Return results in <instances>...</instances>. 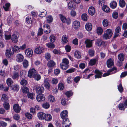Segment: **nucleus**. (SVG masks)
I'll return each mask as SVG.
<instances>
[{
    "label": "nucleus",
    "mask_w": 127,
    "mask_h": 127,
    "mask_svg": "<svg viewBox=\"0 0 127 127\" xmlns=\"http://www.w3.org/2000/svg\"><path fill=\"white\" fill-rule=\"evenodd\" d=\"M112 30L109 29H108L104 32V33L103 35V38L104 39H108L112 36Z\"/></svg>",
    "instance_id": "f257e3e1"
},
{
    "label": "nucleus",
    "mask_w": 127,
    "mask_h": 127,
    "mask_svg": "<svg viewBox=\"0 0 127 127\" xmlns=\"http://www.w3.org/2000/svg\"><path fill=\"white\" fill-rule=\"evenodd\" d=\"M69 61L68 60L65 58L63 59L62 62L60 64L61 68L64 70H66L69 67Z\"/></svg>",
    "instance_id": "f03ea898"
},
{
    "label": "nucleus",
    "mask_w": 127,
    "mask_h": 127,
    "mask_svg": "<svg viewBox=\"0 0 127 127\" xmlns=\"http://www.w3.org/2000/svg\"><path fill=\"white\" fill-rule=\"evenodd\" d=\"M36 72L35 69H31L28 72V76L31 78H33L34 76L36 74Z\"/></svg>",
    "instance_id": "7ed1b4c3"
},
{
    "label": "nucleus",
    "mask_w": 127,
    "mask_h": 127,
    "mask_svg": "<svg viewBox=\"0 0 127 127\" xmlns=\"http://www.w3.org/2000/svg\"><path fill=\"white\" fill-rule=\"evenodd\" d=\"M34 89H35L36 92L38 94H41L44 90V88L43 87H39L35 86L34 87Z\"/></svg>",
    "instance_id": "20e7f679"
},
{
    "label": "nucleus",
    "mask_w": 127,
    "mask_h": 127,
    "mask_svg": "<svg viewBox=\"0 0 127 127\" xmlns=\"http://www.w3.org/2000/svg\"><path fill=\"white\" fill-rule=\"evenodd\" d=\"M44 49L41 46H38L34 50L35 53L37 54H40L43 53Z\"/></svg>",
    "instance_id": "39448f33"
},
{
    "label": "nucleus",
    "mask_w": 127,
    "mask_h": 127,
    "mask_svg": "<svg viewBox=\"0 0 127 127\" xmlns=\"http://www.w3.org/2000/svg\"><path fill=\"white\" fill-rule=\"evenodd\" d=\"M25 53L27 57H31L32 56L33 52L31 49L28 48L25 50Z\"/></svg>",
    "instance_id": "423d86ee"
},
{
    "label": "nucleus",
    "mask_w": 127,
    "mask_h": 127,
    "mask_svg": "<svg viewBox=\"0 0 127 127\" xmlns=\"http://www.w3.org/2000/svg\"><path fill=\"white\" fill-rule=\"evenodd\" d=\"M116 69L115 67H113V68L108 70L107 73H104L103 75V77H105L108 76L111 74L115 73H116V71L113 72H112L113 71L116 70Z\"/></svg>",
    "instance_id": "0eeeda50"
},
{
    "label": "nucleus",
    "mask_w": 127,
    "mask_h": 127,
    "mask_svg": "<svg viewBox=\"0 0 127 127\" xmlns=\"http://www.w3.org/2000/svg\"><path fill=\"white\" fill-rule=\"evenodd\" d=\"M50 81L49 79L47 78H44V85L45 88L47 89H49L50 85L49 83Z\"/></svg>",
    "instance_id": "6e6552de"
},
{
    "label": "nucleus",
    "mask_w": 127,
    "mask_h": 127,
    "mask_svg": "<svg viewBox=\"0 0 127 127\" xmlns=\"http://www.w3.org/2000/svg\"><path fill=\"white\" fill-rule=\"evenodd\" d=\"M16 60L18 62L20 63L22 62L24 59V57L21 54H18L16 56Z\"/></svg>",
    "instance_id": "1a4fd4ad"
},
{
    "label": "nucleus",
    "mask_w": 127,
    "mask_h": 127,
    "mask_svg": "<svg viewBox=\"0 0 127 127\" xmlns=\"http://www.w3.org/2000/svg\"><path fill=\"white\" fill-rule=\"evenodd\" d=\"M68 112L67 110L63 111L60 114L61 118L63 120H64L65 119L67 118V117L68 116Z\"/></svg>",
    "instance_id": "9d476101"
},
{
    "label": "nucleus",
    "mask_w": 127,
    "mask_h": 127,
    "mask_svg": "<svg viewBox=\"0 0 127 127\" xmlns=\"http://www.w3.org/2000/svg\"><path fill=\"white\" fill-rule=\"evenodd\" d=\"M69 121L68 118L63 120L62 123L63 127H70L69 126L71 123H69Z\"/></svg>",
    "instance_id": "9b49d317"
},
{
    "label": "nucleus",
    "mask_w": 127,
    "mask_h": 127,
    "mask_svg": "<svg viewBox=\"0 0 127 127\" xmlns=\"http://www.w3.org/2000/svg\"><path fill=\"white\" fill-rule=\"evenodd\" d=\"M45 98L42 94H38L36 97V99L37 101L39 102H41L42 101L45 100Z\"/></svg>",
    "instance_id": "f8f14e48"
},
{
    "label": "nucleus",
    "mask_w": 127,
    "mask_h": 127,
    "mask_svg": "<svg viewBox=\"0 0 127 127\" xmlns=\"http://www.w3.org/2000/svg\"><path fill=\"white\" fill-rule=\"evenodd\" d=\"M80 22L77 21H74L72 24V27L75 30H77L79 28Z\"/></svg>",
    "instance_id": "ddd939ff"
},
{
    "label": "nucleus",
    "mask_w": 127,
    "mask_h": 127,
    "mask_svg": "<svg viewBox=\"0 0 127 127\" xmlns=\"http://www.w3.org/2000/svg\"><path fill=\"white\" fill-rule=\"evenodd\" d=\"M92 40L89 39H86L85 42L86 44V47L89 48L92 47Z\"/></svg>",
    "instance_id": "4468645a"
},
{
    "label": "nucleus",
    "mask_w": 127,
    "mask_h": 127,
    "mask_svg": "<svg viewBox=\"0 0 127 127\" xmlns=\"http://www.w3.org/2000/svg\"><path fill=\"white\" fill-rule=\"evenodd\" d=\"M114 61L112 59L110 58L107 61V64L108 67L110 68L114 65Z\"/></svg>",
    "instance_id": "2eb2a0df"
},
{
    "label": "nucleus",
    "mask_w": 127,
    "mask_h": 127,
    "mask_svg": "<svg viewBox=\"0 0 127 127\" xmlns=\"http://www.w3.org/2000/svg\"><path fill=\"white\" fill-rule=\"evenodd\" d=\"M95 73L96 74L95 75V78H101L102 74V73L100 71L98 70H96L95 71Z\"/></svg>",
    "instance_id": "dca6fc26"
},
{
    "label": "nucleus",
    "mask_w": 127,
    "mask_h": 127,
    "mask_svg": "<svg viewBox=\"0 0 127 127\" xmlns=\"http://www.w3.org/2000/svg\"><path fill=\"white\" fill-rule=\"evenodd\" d=\"M43 27L45 33L47 34L50 32L51 31L49 30L50 27L49 25L45 24L43 26Z\"/></svg>",
    "instance_id": "f3484780"
},
{
    "label": "nucleus",
    "mask_w": 127,
    "mask_h": 127,
    "mask_svg": "<svg viewBox=\"0 0 127 127\" xmlns=\"http://www.w3.org/2000/svg\"><path fill=\"white\" fill-rule=\"evenodd\" d=\"M89 14L92 16L95 13V9L93 6H91L89 7L88 10Z\"/></svg>",
    "instance_id": "a211bd4d"
},
{
    "label": "nucleus",
    "mask_w": 127,
    "mask_h": 127,
    "mask_svg": "<svg viewBox=\"0 0 127 127\" xmlns=\"http://www.w3.org/2000/svg\"><path fill=\"white\" fill-rule=\"evenodd\" d=\"M45 114L43 112H39L37 113V116L39 119L44 120Z\"/></svg>",
    "instance_id": "6ab92c4d"
},
{
    "label": "nucleus",
    "mask_w": 127,
    "mask_h": 127,
    "mask_svg": "<svg viewBox=\"0 0 127 127\" xmlns=\"http://www.w3.org/2000/svg\"><path fill=\"white\" fill-rule=\"evenodd\" d=\"M13 108L14 111L16 113H19L21 110V107L18 104H14L13 106Z\"/></svg>",
    "instance_id": "aec40b11"
},
{
    "label": "nucleus",
    "mask_w": 127,
    "mask_h": 127,
    "mask_svg": "<svg viewBox=\"0 0 127 127\" xmlns=\"http://www.w3.org/2000/svg\"><path fill=\"white\" fill-rule=\"evenodd\" d=\"M52 119L51 115L49 114H45L44 120L47 121H50Z\"/></svg>",
    "instance_id": "412c9836"
},
{
    "label": "nucleus",
    "mask_w": 127,
    "mask_h": 127,
    "mask_svg": "<svg viewBox=\"0 0 127 127\" xmlns=\"http://www.w3.org/2000/svg\"><path fill=\"white\" fill-rule=\"evenodd\" d=\"M13 54V52H12L11 49H7L6 50L5 55L7 58H9L11 55Z\"/></svg>",
    "instance_id": "4be33fe9"
},
{
    "label": "nucleus",
    "mask_w": 127,
    "mask_h": 127,
    "mask_svg": "<svg viewBox=\"0 0 127 127\" xmlns=\"http://www.w3.org/2000/svg\"><path fill=\"white\" fill-rule=\"evenodd\" d=\"M103 42H104L102 41L101 39H98L96 40L95 44L97 46L100 47Z\"/></svg>",
    "instance_id": "5701e85b"
},
{
    "label": "nucleus",
    "mask_w": 127,
    "mask_h": 127,
    "mask_svg": "<svg viewBox=\"0 0 127 127\" xmlns=\"http://www.w3.org/2000/svg\"><path fill=\"white\" fill-rule=\"evenodd\" d=\"M68 37L66 35H64L62 37V41L63 43H66L68 41Z\"/></svg>",
    "instance_id": "b1692460"
},
{
    "label": "nucleus",
    "mask_w": 127,
    "mask_h": 127,
    "mask_svg": "<svg viewBox=\"0 0 127 127\" xmlns=\"http://www.w3.org/2000/svg\"><path fill=\"white\" fill-rule=\"evenodd\" d=\"M92 28V25L91 23H87L85 26V28L86 30L88 31H91Z\"/></svg>",
    "instance_id": "393cba45"
},
{
    "label": "nucleus",
    "mask_w": 127,
    "mask_h": 127,
    "mask_svg": "<svg viewBox=\"0 0 127 127\" xmlns=\"http://www.w3.org/2000/svg\"><path fill=\"white\" fill-rule=\"evenodd\" d=\"M12 50L13 52H16L18 53L20 52L21 51V48L19 46L17 45H15L12 48Z\"/></svg>",
    "instance_id": "a878e982"
},
{
    "label": "nucleus",
    "mask_w": 127,
    "mask_h": 127,
    "mask_svg": "<svg viewBox=\"0 0 127 127\" xmlns=\"http://www.w3.org/2000/svg\"><path fill=\"white\" fill-rule=\"evenodd\" d=\"M120 31L121 29L120 27H118L116 28L115 31L114 37H116L119 35Z\"/></svg>",
    "instance_id": "bb28decb"
},
{
    "label": "nucleus",
    "mask_w": 127,
    "mask_h": 127,
    "mask_svg": "<svg viewBox=\"0 0 127 127\" xmlns=\"http://www.w3.org/2000/svg\"><path fill=\"white\" fill-rule=\"evenodd\" d=\"M18 35V34L17 35L14 34L12 35V40L14 43H16L18 42V40L17 39L18 38V37L17 36Z\"/></svg>",
    "instance_id": "cd10ccee"
},
{
    "label": "nucleus",
    "mask_w": 127,
    "mask_h": 127,
    "mask_svg": "<svg viewBox=\"0 0 127 127\" xmlns=\"http://www.w3.org/2000/svg\"><path fill=\"white\" fill-rule=\"evenodd\" d=\"M110 6L112 9L115 8L117 6V2L114 0L112 1L110 3Z\"/></svg>",
    "instance_id": "c85d7f7f"
},
{
    "label": "nucleus",
    "mask_w": 127,
    "mask_h": 127,
    "mask_svg": "<svg viewBox=\"0 0 127 127\" xmlns=\"http://www.w3.org/2000/svg\"><path fill=\"white\" fill-rule=\"evenodd\" d=\"M97 58L91 59L89 63V64L90 65H93L95 64L96 62L98 61Z\"/></svg>",
    "instance_id": "c756f323"
},
{
    "label": "nucleus",
    "mask_w": 127,
    "mask_h": 127,
    "mask_svg": "<svg viewBox=\"0 0 127 127\" xmlns=\"http://www.w3.org/2000/svg\"><path fill=\"white\" fill-rule=\"evenodd\" d=\"M13 81L10 78H9L6 80V83L8 86L11 87V85L13 84Z\"/></svg>",
    "instance_id": "7c9ffc66"
},
{
    "label": "nucleus",
    "mask_w": 127,
    "mask_h": 127,
    "mask_svg": "<svg viewBox=\"0 0 127 127\" xmlns=\"http://www.w3.org/2000/svg\"><path fill=\"white\" fill-rule=\"evenodd\" d=\"M103 10L106 13L109 12L110 10V9L108 6L106 5H104L102 7Z\"/></svg>",
    "instance_id": "2f4dec72"
},
{
    "label": "nucleus",
    "mask_w": 127,
    "mask_h": 127,
    "mask_svg": "<svg viewBox=\"0 0 127 127\" xmlns=\"http://www.w3.org/2000/svg\"><path fill=\"white\" fill-rule=\"evenodd\" d=\"M10 4L9 3H7L5 4L4 6H3V7L4 10L6 11H7L9 10L10 8Z\"/></svg>",
    "instance_id": "473e14b6"
},
{
    "label": "nucleus",
    "mask_w": 127,
    "mask_h": 127,
    "mask_svg": "<svg viewBox=\"0 0 127 127\" xmlns=\"http://www.w3.org/2000/svg\"><path fill=\"white\" fill-rule=\"evenodd\" d=\"M119 60L121 61H123L124 59V55L123 53H120L118 55Z\"/></svg>",
    "instance_id": "72a5a7b5"
},
{
    "label": "nucleus",
    "mask_w": 127,
    "mask_h": 127,
    "mask_svg": "<svg viewBox=\"0 0 127 127\" xmlns=\"http://www.w3.org/2000/svg\"><path fill=\"white\" fill-rule=\"evenodd\" d=\"M56 38V36L53 34L51 35L49 37L50 41L52 43H54L55 41Z\"/></svg>",
    "instance_id": "f704fd0d"
},
{
    "label": "nucleus",
    "mask_w": 127,
    "mask_h": 127,
    "mask_svg": "<svg viewBox=\"0 0 127 127\" xmlns=\"http://www.w3.org/2000/svg\"><path fill=\"white\" fill-rule=\"evenodd\" d=\"M120 110H124L126 107L125 103H121L119 104L118 106Z\"/></svg>",
    "instance_id": "c9c22d12"
},
{
    "label": "nucleus",
    "mask_w": 127,
    "mask_h": 127,
    "mask_svg": "<svg viewBox=\"0 0 127 127\" xmlns=\"http://www.w3.org/2000/svg\"><path fill=\"white\" fill-rule=\"evenodd\" d=\"M52 42H49L46 44V45L49 48L53 49L55 47L54 44Z\"/></svg>",
    "instance_id": "e433bc0d"
},
{
    "label": "nucleus",
    "mask_w": 127,
    "mask_h": 127,
    "mask_svg": "<svg viewBox=\"0 0 127 127\" xmlns=\"http://www.w3.org/2000/svg\"><path fill=\"white\" fill-rule=\"evenodd\" d=\"M21 89L22 92L26 94L29 92L28 88L26 87H23L21 88Z\"/></svg>",
    "instance_id": "4c0bfd02"
},
{
    "label": "nucleus",
    "mask_w": 127,
    "mask_h": 127,
    "mask_svg": "<svg viewBox=\"0 0 127 127\" xmlns=\"http://www.w3.org/2000/svg\"><path fill=\"white\" fill-rule=\"evenodd\" d=\"M97 32L98 35H101L103 32V30L101 27H98L97 28Z\"/></svg>",
    "instance_id": "58836bf2"
},
{
    "label": "nucleus",
    "mask_w": 127,
    "mask_h": 127,
    "mask_svg": "<svg viewBox=\"0 0 127 127\" xmlns=\"http://www.w3.org/2000/svg\"><path fill=\"white\" fill-rule=\"evenodd\" d=\"M11 89L14 91H17L19 90V85L17 84H16L12 87L11 86Z\"/></svg>",
    "instance_id": "ea45409f"
},
{
    "label": "nucleus",
    "mask_w": 127,
    "mask_h": 127,
    "mask_svg": "<svg viewBox=\"0 0 127 127\" xmlns=\"http://www.w3.org/2000/svg\"><path fill=\"white\" fill-rule=\"evenodd\" d=\"M12 77L13 79H15L18 78L19 77V74L16 71H14L12 75Z\"/></svg>",
    "instance_id": "a19ab883"
},
{
    "label": "nucleus",
    "mask_w": 127,
    "mask_h": 127,
    "mask_svg": "<svg viewBox=\"0 0 127 127\" xmlns=\"http://www.w3.org/2000/svg\"><path fill=\"white\" fill-rule=\"evenodd\" d=\"M109 23L108 21L106 19L103 20L102 21V24L104 27H106L108 26Z\"/></svg>",
    "instance_id": "79ce46f5"
},
{
    "label": "nucleus",
    "mask_w": 127,
    "mask_h": 127,
    "mask_svg": "<svg viewBox=\"0 0 127 127\" xmlns=\"http://www.w3.org/2000/svg\"><path fill=\"white\" fill-rule=\"evenodd\" d=\"M55 64V63L53 61H50L47 64V66L49 67H51L54 66Z\"/></svg>",
    "instance_id": "37998d69"
},
{
    "label": "nucleus",
    "mask_w": 127,
    "mask_h": 127,
    "mask_svg": "<svg viewBox=\"0 0 127 127\" xmlns=\"http://www.w3.org/2000/svg\"><path fill=\"white\" fill-rule=\"evenodd\" d=\"M74 56L76 58H79L81 57L80 52L78 51H76L74 53Z\"/></svg>",
    "instance_id": "c03bdc74"
},
{
    "label": "nucleus",
    "mask_w": 127,
    "mask_h": 127,
    "mask_svg": "<svg viewBox=\"0 0 127 127\" xmlns=\"http://www.w3.org/2000/svg\"><path fill=\"white\" fill-rule=\"evenodd\" d=\"M28 62L26 60H24L23 62V64L24 68H27L29 65Z\"/></svg>",
    "instance_id": "a18cd8bd"
},
{
    "label": "nucleus",
    "mask_w": 127,
    "mask_h": 127,
    "mask_svg": "<svg viewBox=\"0 0 127 127\" xmlns=\"http://www.w3.org/2000/svg\"><path fill=\"white\" fill-rule=\"evenodd\" d=\"M119 5L122 7H123L126 5V3L124 0H120L119 1Z\"/></svg>",
    "instance_id": "49530a36"
},
{
    "label": "nucleus",
    "mask_w": 127,
    "mask_h": 127,
    "mask_svg": "<svg viewBox=\"0 0 127 127\" xmlns=\"http://www.w3.org/2000/svg\"><path fill=\"white\" fill-rule=\"evenodd\" d=\"M59 16L60 18L63 23H65L66 20V18L63 15L61 14H59Z\"/></svg>",
    "instance_id": "de8ad7c7"
},
{
    "label": "nucleus",
    "mask_w": 127,
    "mask_h": 127,
    "mask_svg": "<svg viewBox=\"0 0 127 127\" xmlns=\"http://www.w3.org/2000/svg\"><path fill=\"white\" fill-rule=\"evenodd\" d=\"M42 107L43 108L45 109H48L50 107L49 104L48 102L43 103L42 104Z\"/></svg>",
    "instance_id": "09e8293b"
},
{
    "label": "nucleus",
    "mask_w": 127,
    "mask_h": 127,
    "mask_svg": "<svg viewBox=\"0 0 127 127\" xmlns=\"http://www.w3.org/2000/svg\"><path fill=\"white\" fill-rule=\"evenodd\" d=\"M74 6L73 2L70 1L68 4V7L69 9H72Z\"/></svg>",
    "instance_id": "8fccbe9b"
},
{
    "label": "nucleus",
    "mask_w": 127,
    "mask_h": 127,
    "mask_svg": "<svg viewBox=\"0 0 127 127\" xmlns=\"http://www.w3.org/2000/svg\"><path fill=\"white\" fill-rule=\"evenodd\" d=\"M8 99V97L6 94H3L2 95V98L1 100L3 101H7Z\"/></svg>",
    "instance_id": "3c124183"
},
{
    "label": "nucleus",
    "mask_w": 127,
    "mask_h": 127,
    "mask_svg": "<svg viewBox=\"0 0 127 127\" xmlns=\"http://www.w3.org/2000/svg\"><path fill=\"white\" fill-rule=\"evenodd\" d=\"M81 18L83 20L86 21L88 19V17L87 14H83L81 16Z\"/></svg>",
    "instance_id": "603ef678"
},
{
    "label": "nucleus",
    "mask_w": 127,
    "mask_h": 127,
    "mask_svg": "<svg viewBox=\"0 0 127 127\" xmlns=\"http://www.w3.org/2000/svg\"><path fill=\"white\" fill-rule=\"evenodd\" d=\"M27 81L25 79L22 80L20 82V84L23 86L27 85Z\"/></svg>",
    "instance_id": "864d4df0"
},
{
    "label": "nucleus",
    "mask_w": 127,
    "mask_h": 127,
    "mask_svg": "<svg viewBox=\"0 0 127 127\" xmlns=\"http://www.w3.org/2000/svg\"><path fill=\"white\" fill-rule=\"evenodd\" d=\"M49 100L51 102H53L55 101L54 97L52 95H49L48 96Z\"/></svg>",
    "instance_id": "5fc2aeb1"
},
{
    "label": "nucleus",
    "mask_w": 127,
    "mask_h": 127,
    "mask_svg": "<svg viewBox=\"0 0 127 127\" xmlns=\"http://www.w3.org/2000/svg\"><path fill=\"white\" fill-rule=\"evenodd\" d=\"M26 21L28 24H30L32 23V20L31 17L28 16L26 18Z\"/></svg>",
    "instance_id": "6e6d98bb"
},
{
    "label": "nucleus",
    "mask_w": 127,
    "mask_h": 127,
    "mask_svg": "<svg viewBox=\"0 0 127 127\" xmlns=\"http://www.w3.org/2000/svg\"><path fill=\"white\" fill-rule=\"evenodd\" d=\"M26 117L28 119H30L32 118V116L31 114L29 113H26L25 114Z\"/></svg>",
    "instance_id": "4d7b16f0"
},
{
    "label": "nucleus",
    "mask_w": 127,
    "mask_h": 127,
    "mask_svg": "<svg viewBox=\"0 0 127 127\" xmlns=\"http://www.w3.org/2000/svg\"><path fill=\"white\" fill-rule=\"evenodd\" d=\"M34 79L38 81L39 80L41 79V76L40 75L36 73V74L33 77Z\"/></svg>",
    "instance_id": "13d9d810"
},
{
    "label": "nucleus",
    "mask_w": 127,
    "mask_h": 127,
    "mask_svg": "<svg viewBox=\"0 0 127 127\" xmlns=\"http://www.w3.org/2000/svg\"><path fill=\"white\" fill-rule=\"evenodd\" d=\"M118 89L119 91L120 92L122 93L123 90V89L121 84H120L118 86Z\"/></svg>",
    "instance_id": "bf43d9fd"
},
{
    "label": "nucleus",
    "mask_w": 127,
    "mask_h": 127,
    "mask_svg": "<svg viewBox=\"0 0 127 127\" xmlns=\"http://www.w3.org/2000/svg\"><path fill=\"white\" fill-rule=\"evenodd\" d=\"M3 106L6 110H8L9 109L10 107L9 103L6 102L5 103L3 104Z\"/></svg>",
    "instance_id": "052dcab7"
},
{
    "label": "nucleus",
    "mask_w": 127,
    "mask_h": 127,
    "mask_svg": "<svg viewBox=\"0 0 127 127\" xmlns=\"http://www.w3.org/2000/svg\"><path fill=\"white\" fill-rule=\"evenodd\" d=\"M34 95L33 93H29L28 94L27 96L28 98H30L32 99H33Z\"/></svg>",
    "instance_id": "680f3d73"
},
{
    "label": "nucleus",
    "mask_w": 127,
    "mask_h": 127,
    "mask_svg": "<svg viewBox=\"0 0 127 127\" xmlns=\"http://www.w3.org/2000/svg\"><path fill=\"white\" fill-rule=\"evenodd\" d=\"M88 53L89 55L91 57L94 56L95 53V51L92 50H89Z\"/></svg>",
    "instance_id": "e2e57ef3"
},
{
    "label": "nucleus",
    "mask_w": 127,
    "mask_h": 127,
    "mask_svg": "<svg viewBox=\"0 0 127 127\" xmlns=\"http://www.w3.org/2000/svg\"><path fill=\"white\" fill-rule=\"evenodd\" d=\"M46 18L47 21L49 23L52 22L53 20V18L51 16H48L46 17Z\"/></svg>",
    "instance_id": "0e129e2a"
},
{
    "label": "nucleus",
    "mask_w": 127,
    "mask_h": 127,
    "mask_svg": "<svg viewBox=\"0 0 127 127\" xmlns=\"http://www.w3.org/2000/svg\"><path fill=\"white\" fill-rule=\"evenodd\" d=\"M7 23L8 24L11 23L12 21V19L11 15L8 16L7 19Z\"/></svg>",
    "instance_id": "69168bd1"
},
{
    "label": "nucleus",
    "mask_w": 127,
    "mask_h": 127,
    "mask_svg": "<svg viewBox=\"0 0 127 127\" xmlns=\"http://www.w3.org/2000/svg\"><path fill=\"white\" fill-rule=\"evenodd\" d=\"M76 12L73 10H72L70 12V14L71 16L72 17H75L76 15Z\"/></svg>",
    "instance_id": "338daca9"
},
{
    "label": "nucleus",
    "mask_w": 127,
    "mask_h": 127,
    "mask_svg": "<svg viewBox=\"0 0 127 127\" xmlns=\"http://www.w3.org/2000/svg\"><path fill=\"white\" fill-rule=\"evenodd\" d=\"M59 89L60 90H62L64 88V85L62 83H60L58 84Z\"/></svg>",
    "instance_id": "774afa93"
}]
</instances>
